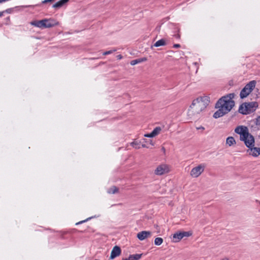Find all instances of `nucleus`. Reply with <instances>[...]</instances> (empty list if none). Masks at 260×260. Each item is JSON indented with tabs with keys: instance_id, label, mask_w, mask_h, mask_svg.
<instances>
[{
	"instance_id": "obj_1",
	"label": "nucleus",
	"mask_w": 260,
	"mask_h": 260,
	"mask_svg": "<svg viewBox=\"0 0 260 260\" xmlns=\"http://www.w3.org/2000/svg\"><path fill=\"white\" fill-rule=\"evenodd\" d=\"M234 93H230L220 98L216 104V108L218 110L214 113L213 117L218 118L228 113L235 106L233 99Z\"/></svg>"
},
{
	"instance_id": "obj_2",
	"label": "nucleus",
	"mask_w": 260,
	"mask_h": 260,
	"mask_svg": "<svg viewBox=\"0 0 260 260\" xmlns=\"http://www.w3.org/2000/svg\"><path fill=\"white\" fill-rule=\"evenodd\" d=\"M209 103V98L208 96H200L194 99L190 106L188 115L192 118L199 115L204 111Z\"/></svg>"
},
{
	"instance_id": "obj_3",
	"label": "nucleus",
	"mask_w": 260,
	"mask_h": 260,
	"mask_svg": "<svg viewBox=\"0 0 260 260\" xmlns=\"http://www.w3.org/2000/svg\"><path fill=\"white\" fill-rule=\"evenodd\" d=\"M235 132L240 135V141H243L247 147H251L255 144L254 137L249 133L247 127L238 126L235 129Z\"/></svg>"
},
{
	"instance_id": "obj_4",
	"label": "nucleus",
	"mask_w": 260,
	"mask_h": 260,
	"mask_svg": "<svg viewBox=\"0 0 260 260\" xmlns=\"http://www.w3.org/2000/svg\"><path fill=\"white\" fill-rule=\"evenodd\" d=\"M257 107L258 103L256 102H245L240 106L239 112L242 114L247 115L255 111Z\"/></svg>"
},
{
	"instance_id": "obj_5",
	"label": "nucleus",
	"mask_w": 260,
	"mask_h": 260,
	"mask_svg": "<svg viewBox=\"0 0 260 260\" xmlns=\"http://www.w3.org/2000/svg\"><path fill=\"white\" fill-rule=\"evenodd\" d=\"M31 24L40 28H50L58 24L53 19H44L41 20L34 21Z\"/></svg>"
},
{
	"instance_id": "obj_6",
	"label": "nucleus",
	"mask_w": 260,
	"mask_h": 260,
	"mask_svg": "<svg viewBox=\"0 0 260 260\" xmlns=\"http://www.w3.org/2000/svg\"><path fill=\"white\" fill-rule=\"evenodd\" d=\"M256 85V81L252 80L247 83L240 92L241 99L246 98L253 90Z\"/></svg>"
},
{
	"instance_id": "obj_7",
	"label": "nucleus",
	"mask_w": 260,
	"mask_h": 260,
	"mask_svg": "<svg viewBox=\"0 0 260 260\" xmlns=\"http://www.w3.org/2000/svg\"><path fill=\"white\" fill-rule=\"evenodd\" d=\"M170 171L169 165L162 164L158 166L154 171V174L156 175H162L168 173Z\"/></svg>"
},
{
	"instance_id": "obj_8",
	"label": "nucleus",
	"mask_w": 260,
	"mask_h": 260,
	"mask_svg": "<svg viewBox=\"0 0 260 260\" xmlns=\"http://www.w3.org/2000/svg\"><path fill=\"white\" fill-rule=\"evenodd\" d=\"M205 167V165L202 164L194 167L190 171V176L194 178L199 177L204 172Z\"/></svg>"
},
{
	"instance_id": "obj_9",
	"label": "nucleus",
	"mask_w": 260,
	"mask_h": 260,
	"mask_svg": "<svg viewBox=\"0 0 260 260\" xmlns=\"http://www.w3.org/2000/svg\"><path fill=\"white\" fill-rule=\"evenodd\" d=\"M190 235L191 234L187 232L176 233L173 235V241L174 242H178L184 237H189Z\"/></svg>"
},
{
	"instance_id": "obj_10",
	"label": "nucleus",
	"mask_w": 260,
	"mask_h": 260,
	"mask_svg": "<svg viewBox=\"0 0 260 260\" xmlns=\"http://www.w3.org/2000/svg\"><path fill=\"white\" fill-rule=\"evenodd\" d=\"M247 152L253 157H257L260 155V148L254 147V144L252 147H248Z\"/></svg>"
},
{
	"instance_id": "obj_11",
	"label": "nucleus",
	"mask_w": 260,
	"mask_h": 260,
	"mask_svg": "<svg viewBox=\"0 0 260 260\" xmlns=\"http://www.w3.org/2000/svg\"><path fill=\"white\" fill-rule=\"evenodd\" d=\"M152 236V232L150 231H143L137 234V237L141 241L144 240Z\"/></svg>"
},
{
	"instance_id": "obj_12",
	"label": "nucleus",
	"mask_w": 260,
	"mask_h": 260,
	"mask_svg": "<svg viewBox=\"0 0 260 260\" xmlns=\"http://www.w3.org/2000/svg\"><path fill=\"white\" fill-rule=\"evenodd\" d=\"M121 250L120 248L118 246H115L113 248V249L111 251L110 258L111 259H113L115 257L120 255L121 254Z\"/></svg>"
},
{
	"instance_id": "obj_13",
	"label": "nucleus",
	"mask_w": 260,
	"mask_h": 260,
	"mask_svg": "<svg viewBox=\"0 0 260 260\" xmlns=\"http://www.w3.org/2000/svg\"><path fill=\"white\" fill-rule=\"evenodd\" d=\"M69 0H60L53 5V8L58 9L67 3Z\"/></svg>"
},
{
	"instance_id": "obj_14",
	"label": "nucleus",
	"mask_w": 260,
	"mask_h": 260,
	"mask_svg": "<svg viewBox=\"0 0 260 260\" xmlns=\"http://www.w3.org/2000/svg\"><path fill=\"white\" fill-rule=\"evenodd\" d=\"M236 141L234 137H229L227 138L226 140V144L229 146H231L234 144H236Z\"/></svg>"
},
{
	"instance_id": "obj_15",
	"label": "nucleus",
	"mask_w": 260,
	"mask_h": 260,
	"mask_svg": "<svg viewBox=\"0 0 260 260\" xmlns=\"http://www.w3.org/2000/svg\"><path fill=\"white\" fill-rule=\"evenodd\" d=\"M167 44L166 41L165 39H162L156 41L153 45V46L158 47L159 46H165Z\"/></svg>"
},
{
	"instance_id": "obj_16",
	"label": "nucleus",
	"mask_w": 260,
	"mask_h": 260,
	"mask_svg": "<svg viewBox=\"0 0 260 260\" xmlns=\"http://www.w3.org/2000/svg\"><path fill=\"white\" fill-rule=\"evenodd\" d=\"M142 256V254H136L130 255L129 260H139Z\"/></svg>"
},
{
	"instance_id": "obj_17",
	"label": "nucleus",
	"mask_w": 260,
	"mask_h": 260,
	"mask_svg": "<svg viewBox=\"0 0 260 260\" xmlns=\"http://www.w3.org/2000/svg\"><path fill=\"white\" fill-rule=\"evenodd\" d=\"M118 191V188L115 186H113L112 187H111V188L108 189L107 192L108 193H110V194H114V193L117 192Z\"/></svg>"
},
{
	"instance_id": "obj_18",
	"label": "nucleus",
	"mask_w": 260,
	"mask_h": 260,
	"mask_svg": "<svg viewBox=\"0 0 260 260\" xmlns=\"http://www.w3.org/2000/svg\"><path fill=\"white\" fill-rule=\"evenodd\" d=\"M163 242V239L161 238L157 237L154 240V244L157 246L160 245Z\"/></svg>"
},
{
	"instance_id": "obj_19",
	"label": "nucleus",
	"mask_w": 260,
	"mask_h": 260,
	"mask_svg": "<svg viewBox=\"0 0 260 260\" xmlns=\"http://www.w3.org/2000/svg\"><path fill=\"white\" fill-rule=\"evenodd\" d=\"M161 131L160 127H156L152 132L154 136L155 137L158 135Z\"/></svg>"
},
{
	"instance_id": "obj_20",
	"label": "nucleus",
	"mask_w": 260,
	"mask_h": 260,
	"mask_svg": "<svg viewBox=\"0 0 260 260\" xmlns=\"http://www.w3.org/2000/svg\"><path fill=\"white\" fill-rule=\"evenodd\" d=\"M139 144H140L139 142H138V141H136L131 143V145L132 146H133L134 148H135V149H140V148Z\"/></svg>"
},
{
	"instance_id": "obj_21",
	"label": "nucleus",
	"mask_w": 260,
	"mask_h": 260,
	"mask_svg": "<svg viewBox=\"0 0 260 260\" xmlns=\"http://www.w3.org/2000/svg\"><path fill=\"white\" fill-rule=\"evenodd\" d=\"M139 63H140L139 59L133 60L131 61V64L132 66H134V65Z\"/></svg>"
},
{
	"instance_id": "obj_22",
	"label": "nucleus",
	"mask_w": 260,
	"mask_h": 260,
	"mask_svg": "<svg viewBox=\"0 0 260 260\" xmlns=\"http://www.w3.org/2000/svg\"><path fill=\"white\" fill-rule=\"evenodd\" d=\"M116 51V49H113V50H111L109 51H107L104 52L103 55H108V54H111V53L114 52Z\"/></svg>"
},
{
	"instance_id": "obj_23",
	"label": "nucleus",
	"mask_w": 260,
	"mask_h": 260,
	"mask_svg": "<svg viewBox=\"0 0 260 260\" xmlns=\"http://www.w3.org/2000/svg\"><path fill=\"white\" fill-rule=\"evenodd\" d=\"M144 137H148V138H152V137H154L155 136H154V135L153 134V133L151 132V133L150 134H145L144 135Z\"/></svg>"
},
{
	"instance_id": "obj_24",
	"label": "nucleus",
	"mask_w": 260,
	"mask_h": 260,
	"mask_svg": "<svg viewBox=\"0 0 260 260\" xmlns=\"http://www.w3.org/2000/svg\"><path fill=\"white\" fill-rule=\"evenodd\" d=\"M255 123L256 125H260V116L256 119Z\"/></svg>"
},
{
	"instance_id": "obj_25",
	"label": "nucleus",
	"mask_w": 260,
	"mask_h": 260,
	"mask_svg": "<svg viewBox=\"0 0 260 260\" xmlns=\"http://www.w3.org/2000/svg\"><path fill=\"white\" fill-rule=\"evenodd\" d=\"M54 0H44V1L42 2V3L43 4H46V3H47L48 2H51L52 1H54Z\"/></svg>"
},
{
	"instance_id": "obj_26",
	"label": "nucleus",
	"mask_w": 260,
	"mask_h": 260,
	"mask_svg": "<svg viewBox=\"0 0 260 260\" xmlns=\"http://www.w3.org/2000/svg\"><path fill=\"white\" fill-rule=\"evenodd\" d=\"M140 60V63L145 61L147 60L146 58H139Z\"/></svg>"
},
{
	"instance_id": "obj_27",
	"label": "nucleus",
	"mask_w": 260,
	"mask_h": 260,
	"mask_svg": "<svg viewBox=\"0 0 260 260\" xmlns=\"http://www.w3.org/2000/svg\"><path fill=\"white\" fill-rule=\"evenodd\" d=\"M173 47L174 48H180V45L178 44H174Z\"/></svg>"
},
{
	"instance_id": "obj_28",
	"label": "nucleus",
	"mask_w": 260,
	"mask_h": 260,
	"mask_svg": "<svg viewBox=\"0 0 260 260\" xmlns=\"http://www.w3.org/2000/svg\"><path fill=\"white\" fill-rule=\"evenodd\" d=\"M122 58V56L121 55H118L117 56V58L118 59H121Z\"/></svg>"
},
{
	"instance_id": "obj_29",
	"label": "nucleus",
	"mask_w": 260,
	"mask_h": 260,
	"mask_svg": "<svg viewBox=\"0 0 260 260\" xmlns=\"http://www.w3.org/2000/svg\"><path fill=\"white\" fill-rule=\"evenodd\" d=\"M87 220H88V219H86V220H83V221H80V222L77 223L76 224H79L82 223L83 222H85Z\"/></svg>"
},
{
	"instance_id": "obj_30",
	"label": "nucleus",
	"mask_w": 260,
	"mask_h": 260,
	"mask_svg": "<svg viewBox=\"0 0 260 260\" xmlns=\"http://www.w3.org/2000/svg\"><path fill=\"white\" fill-rule=\"evenodd\" d=\"M148 142L149 143V144H150L152 146H153L154 145V143L152 142V140H149Z\"/></svg>"
},
{
	"instance_id": "obj_31",
	"label": "nucleus",
	"mask_w": 260,
	"mask_h": 260,
	"mask_svg": "<svg viewBox=\"0 0 260 260\" xmlns=\"http://www.w3.org/2000/svg\"><path fill=\"white\" fill-rule=\"evenodd\" d=\"M4 12H0V17L4 15Z\"/></svg>"
},
{
	"instance_id": "obj_32",
	"label": "nucleus",
	"mask_w": 260,
	"mask_h": 260,
	"mask_svg": "<svg viewBox=\"0 0 260 260\" xmlns=\"http://www.w3.org/2000/svg\"><path fill=\"white\" fill-rule=\"evenodd\" d=\"M198 129H200L204 130L205 128H204V127L201 126L200 127L198 128Z\"/></svg>"
},
{
	"instance_id": "obj_33",
	"label": "nucleus",
	"mask_w": 260,
	"mask_h": 260,
	"mask_svg": "<svg viewBox=\"0 0 260 260\" xmlns=\"http://www.w3.org/2000/svg\"><path fill=\"white\" fill-rule=\"evenodd\" d=\"M122 260H129V257L126 258H123Z\"/></svg>"
},
{
	"instance_id": "obj_34",
	"label": "nucleus",
	"mask_w": 260,
	"mask_h": 260,
	"mask_svg": "<svg viewBox=\"0 0 260 260\" xmlns=\"http://www.w3.org/2000/svg\"><path fill=\"white\" fill-rule=\"evenodd\" d=\"M176 37L177 38H180V35L179 34L177 35L176 36Z\"/></svg>"
},
{
	"instance_id": "obj_35",
	"label": "nucleus",
	"mask_w": 260,
	"mask_h": 260,
	"mask_svg": "<svg viewBox=\"0 0 260 260\" xmlns=\"http://www.w3.org/2000/svg\"><path fill=\"white\" fill-rule=\"evenodd\" d=\"M142 147H146V145H145V144H143V145H142Z\"/></svg>"
},
{
	"instance_id": "obj_36",
	"label": "nucleus",
	"mask_w": 260,
	"mask_h": 260,
	"mask_svg": "<svg viewBox=\"0 0 260 260\" xmlns=\"http://www.w3.org/2000/svg\"><path fill=\"white\" fill-rule=\"evenodd\" d=\"M222 260H229V259L228 258H224L222 259Z\"/></svg>"
}]
</instances>
